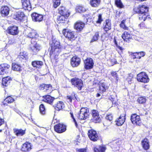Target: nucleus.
Wrapping results in <instances>:
<instances>
[{
	"label": "nucleus",
	"mask_w": 152,
	"mask_h": 152,
	"mask_svg": "<svg viewBox=\"0 0 152 152\" xmlns=\"http://www.w3.org/2000/svg\"><path fill=\"white\" fill-rule=\"evenodd\" d=\"M14 101V99L11 96H8L4 100L3 103L6 104L7 103H11Z\"/></svg>",
	"instance_id": "35"
},
{
	"label": "nucleus",
	"mask_w": 152,
	"mask_h": 152,
	"mask_svg": "<svg viewBox=\"0 0 152 152\" xmlns=\"http://www.w3.org/2000/svg\"><path fill=\"white\" fill-rule=\"evenodd\" d=\"M88 134L90 140L92 141H95L99 139L98 134L94 130L91 129L89 130Z\"/></svg>",
	"instance_id": "9"
},
{
	"label": "nucleus",
	"mask_w": 152,
	"mask_h": 152,
	"mask_svg": "<svg viewBox=\"0 0 152 152\" xmlns=\"http://www.w3.org/2000/svg\"><path fill=\"white\" fill-rule=\"evenodd\" d=\"M88 110L87 107L82 108L80 110L78 118L81 120H85L89 116Z\"/></svg>",
	"instance_id": "6"
},
{
	"label": "nucleus",
	"mask_w": 152,
	"mask_h": 152,
	"mask_svg": "<svg viewBox=\"0 0 152 152\" xmlns=\"http://www.w3.org/2000/svg\"><path fill=\"white\" fill-rule=\"evenodd\" d=\"M117 48L120 49L121 51H122L123 50V48L121 47L120 46H117Z\"/></svg>",
	"instance_id": "61"
},
{
	"label": "nucleus",
	"mask_w": 152,
	"mask_h": 152,
	"mask_svg": "<svg viewBox=\"0 0 152 152\" xmlns=\"http://www.w3.org/2000/svg\"><path fill=\"white\" fill-rule=\"evenodd\" d=\"M137 80L139 82L146 83L149 82V79L147 74L144 72L138 74L137 77Z\"/></svg>",
	"instance_id": "5"
},
{
	"label": "nucleus",
	"mask_w": 152,
	"mask_h": 152,
	"mask_svg": "<svg viewBox=\"0 0 152 152\" xmlns=\"http://www.w3.org/2000/svg\"><path fill=\"white\" fill-rule=\"evenodd\" d=\"M66 15H61L58 16L57 18V22L58 23H65L67 22V18L68 17L66 16Z\"/></svg>",
	"instance_id": "25"
},
{
	"label": "nucleus",
	"mask_w": 152,
	"mask_h": 152,
	"mask_svg": "<svg viewBox=\"0 0 152 152\" xmlns=\"http://www.w3.org/2000/svg\"><path fill=\"white\" fill-rule=\"evenodd\" d=\"M126 80L129 84H131L133 79V75L131 74H128L127 76Z\"/></svg>",
	"instance_id": "38"
},
{
	"label": "nucleus",
	"mask_w": 152,
	"mask_h": 152,
	"mask_svg": "<svg viewBox=\"0 0 152 152\" xmlns=\"http://www.w3.org/2000/svg\"><path fill=\"white\" fill-rule=\"evenodd\" d=\"M21 1L23 9L28 11L31 10V6L29 0H21Z\"/></svg>",
	"instance_id": "15"
},
{
	"label": "nucleus",
	"mask_w": 152,
	"mask_h": 152,
	"mask_svg": "<svg viewBox=\"0 0 152 152\" xmlns=\"http://www.w3.org/2000/svg\"><path fill=\"white\" fill-rule=\"evenodd\" d=\"M99 37V34L98 32H96L94 36H93V38L92 39L91 42H93L95 41H96L98 39Z\"/></svg>",
	"instance_id": "45"
},
{
	"label": "nucleus",
	"mask_w": 152,
	"mask_h": 152,
	"mask_svg": "<svg viewBox=\"0 0 152 152\" xmlns=\"http://www.w3.org/2000/svg\"><path fill=\"white\" fill-rule=\"evenodd\" d=\"M64 55H66L67 56H66V57H68L69 55H68V54L67 53H65Z\"/></svg>",
	"instance_id": "63"
},
{
	"label": "nucleus",
	"mask_w": 152,
	"mask_h": 152,
	"mask_svg": "<svg viewBox=\"0 0 152 152\" xmlns=\"http://www.w3.org/2000/svg\"><path fill=\"white\" fill-rule=\"evenodd\" d=\"M136 55V58H141V56H140V53H135Z\"/></svg>",
	"instance_id": "53"
},
{
	"label": "nucleus",
	"mask_w": 152,
	"mask_h": 152,
	"mask_svg": "<svg viewBox=\"0 0 152 152\" xmlns=\"http://www.w3.org/2000/svg\"><path fill=\"white\" fill-rule=\"evenodd\" d=\"M140 53V56H141V57L144 56L145 54V53L143 52H140L139 53Z\"/></svg>",
	"instance_id": "55"
},
{
	"label": "nucleus",
	"mask_w": 152,
	"mask_h": 152,
	"mask_svg": "<svg viewBox=\"0 0 152 152\" xmlns=\"http://www.w3.org/2000/svg\"><path fill=\"white\" fill-rule=\"evenodd\" d=\"M7 30L8 33L12 35H17L18 33V27L15 26L9 27Z\"/></svg>",
	"instance_id": "18"
},
{
	"label": "nucleus",
	"mask_w": 152,
	"mask_h": 152,
	"mask_svg": "<svg viewBox=\"0 0 152 152\" xmlns=\"http://www.w3.org/2000/svg\"><path fill=\"white\" fill-rule=\"evenodd\" d=\"M85 68L87 69H90L93 68L94 62L93 59L90 58H88L84 61Z\"/></svg>",
	"instance_id": "7"
},
{
	"label": "nucleus",
	"mask_w": 152,
	"mask_h": 152,
	"mask_svg": "<svg viewBox=\"0 0 152 152\" xmlns=\"http://www.w3.org/2000/svg\"><path fill=\"white\" fill-rule=\"evenodd\" d=\"M115 3L117 6L120 8L124 7V5L121 0H115Z\"/></svg>",
	"instance_id": "40"
},
{
	"label": "nucleus",
	"mask_w": 152,
	"mask_h": 152,
	"mask_svg": "<svg viewBox=\"0 0 152 152\" xmlns=\"http://www.w3.org/2000/svg\"><path fill=\"white\" fill-rule=\"evenodd\" d=\"M4 119L0 118V126L4 123Z\"/></svg>",
	"instance_id": "59"
},
{
	"label": "nucleus",
	"mask_w": 152,
	"mask_h": 152,
	"mask_svg": "<svg viewBox=\"0 0 152 152\" xmlns=\"http://www.w3.org/2000/svg\"><path fill=\"white\" fill-rule=\"evenodd\" d=\"M147 114V112H145V115H146V114Z\"/></svg>",
	"instance_id": "64"
},
{
	"label": "nucleus",
	"mask_w": 152,
	"mask_h": 152,
	"mask_svg": "<svg viewBox=\"0 0 152 152\" xmlns=\"http://www.w3.org/2000/svg\"><path fill=\"white\" fill-rule=\"evenodd\" d=\"M106 87L104 83H102L99 87V89L100 91H102V92H104L106 90Z\"/></svg>",
	"instance_id": "49"
},
{
	"label": "nucleus",
	"mask_w": 152,
	"mask_h": 152,
	"mask_svg": "<svg viewBox=\"0 0 152 152\" xmlns=\"http://www.w3.org/2000/svg\"><path fill=\"white\" fill-rule=\"evenodd\" d=\"M31 17L33 20L37 22L41 21L43 19V16L41 15L34 13L31 14Z\"/></svg>",
	"instance_id": "17"
},
{
	"label": "nucleus",
	"mask_w": 152,
	"mask_h": 152,
	"mask_svg": "<svg viewBox=\"0 0 152 152\" xmlns=\"http://www.w3.org/2000/svg\"><path fill=\"white\" fill-rule=\"evenodd\" d=\"M125 21L123 20L122 21L121 23L120 24V26L121 27L123 28L124 29H126L128 27H126L124 24Z\"/></svg>",
	"instance_id": "50"
},
{
	"label": "nucleus",
	"mask_w": 152,
	"mask_h": 152,
	"mask_svg": "<svg viewBox=\"0 0 152 152\" xmlns=\"http://www.w3.org/2000/svg\"><path fill=\"white\" fill-rule=\"evenodd\" d=\"M87 9L84 7L81 6H77L76 8V11L79 13H83L86 12Z\"/></svg>",
	"instance_id": "36"
},
{
	"label": "nucleus",
	"mask_w": 152,
	"mask_h": 152,
	"mask_svg": "<svg viewBox=\"0 0 152 152\" xmlns=\"http://www.w3.org/2000/svg\"><path fill=\"white\" fill-rule=\"evenodd\" d=\"M112 103H113V104H114L115 105L116 104V100L115 99H114L112 102Z\"/></svg>",
	"instance_id": "60"
},
{
	"label": "nucleus",
	"mask_w": 152,
	"mask_h": 152,
	"mask_svg": "<svg viewBox=\"0 0 152 152\" xmlns=\"http://www.w3.org/2000/svg\"><path fill=\"white\" fill-rule=\"evenodd\" d=\"M9 9L7 6H4L2 7L0 10V13L3 17L7 16L9 14Z\"/></svg>",
	"instance_id": "19"
},
{
	"label": "nucleus",
	"mask_w": 152,
	"mask_h": 152,
	"mask_svg": "<svg viewBox=\"0 0 152 152\" xmlns=\"http://www.w3.org/2000/svg\"><path fill=\"white\" fill-rule=\"evenodd\" d=\"M102 21L103 19L102 18V15L101 14H99L98 16V19L96 21V23L100 24Z\"/></svg>",
	"instance_id": "46"
},
{
	"label": "nucleus",
	"mask_w": 152,
	"mask_h": 152,
	"mask_svg": "<svg viewBox=\"0 0 152 152\" xmlns=\"http://www.w3.org/2000/svg\"><path fill=\"white\" fill-rule=\"evenodd\" d=\"M24 16L25 15L23 12L20 11H18L14 12L12 15V17L15 19L21 20Z\"/></svg>",
	"instance_id": "11"
},
{
	"label": "nucleus",
	"mask_w": 152,
	"mask_h": 152,
	"mask_svg": "<svg viewBox=\"0 0 152 152\" xmlns=\"http://www.w3.org/2000/svg\"><path fill=\"white\" fill-rule=\"evenodd\" d=\"M11 77L9 76L3 78L2 80V84L3 86H7L10 84L11 80Z\"/></svg>",
	"instance_id": "27"
},
{
	"label": "nucleus",
	"mask_w": 152,
	"mask_h": 152,
	"mask_svg": "<svg viewBox=\"0 0 152 152\" xmlns=\"http://www.w3.org/2000/svg\"><path fill=\"white\" fill-rule=\"evenodd\" d=\"M104 29L106 31H107L111 29V23H110V20H107L105 21V23H104Z\"/></svg>",
	"instance_id": "30"
},
{
	"label": "nucleus",
	"mask_w": 152,
	"mask_h": 152,
	"mask_svg": "<svg viewBox=\"0 0 152 152\" xmlns=\"http://www.w3.org/2000/svg\"><path fill=\"white\" fill-rule=\"evenodd\" d=\"M101 0H90V3L91 5L93 7H97L100 4Z\"/></svg>",
	"instance_id": "31"
},
{
	"label": "nucleus",
	"mask_w": 152,
	"mask_h": 152,
	"mask_svg": "<svg viewBox=\"0 0 152 152\" xmlns=\"http://www.w3.org/2000/svg\"><path fill=\"white\" fill-rule=\"evenodd\" d=\"M13 132L17 136H23L25 133V130L22 129H18L16 128L13 129Z\"/></svg>",
	"instance_id": "28"
},
{
	"label": "nucleus",
	"mask_w": 152,
	"mask_h": 152,
	"mask_svg": "<svg viewBox=\"0 0 152 152\" xmlns=\"http://www.w3.org/2000/svg\"><path fill=\"white\" fill-rule=\"evenodd\" d=\"M62 33L63 35L66 38H67L70 41L75 40L77 37L76 34L68 29H64L63 30Z\"/></svg>",
	"instance_id": "4"
},
{
	"label": "nucleus",
	"mask_w": 152,
	"mask_h": 152,
	"mask_svg": "<svg viewBox=\"0 0 152 152\" xmlns=\"http://www.w3.org/2000/svg\"><path fill=\"white\" fill-rule=\"evenodd\" d=\"M106 149L105 147L103 146H100L99 148H94V152H104Z\"/></svg>",
	"instance_id": "37"
},
{
	"label": "nucleus",
	"mask_w": 152,
	"mask_h": 152,
	"mask_svg": "<svg viewBox=\"0 0 152 152\" xmlns=\"http://www.w3.org/2000/svg\"><path fill=\"white\" fill-rule=\"evenodd\" d=\"M101 115H99L95 117L96 120L94 119V118H92V120L93 122L95 123H99L101 121Z\"/></svg>",
	"instance_id": "44"
},
{
	"label": "nucleus",
	"mask_w": 152,
	"mask_h": 152,
	"mask_svg": "<svg viewBox=\"0 0 152 152\" xmlns=\"http://www.w3.org/2000/svg\"><path fill=\"white\" fill-rule=\"evenodd\" d=\"M53 7L54 8H56L60 4V0H53Z\"/></svg>",
	"instance_id": "42"
},
{
	"label": "nucleus",
	"mask_w": 152,
	"mask_h": 152,
	"mask_svg": "<svg viewBox=\"0 0 152 152\" xmlns=\"http://www.w3.org/2000/svg\"><path fill=\"white\" fill-rule=\"evenodd\" d=\"M70 114L71 115V117L73 119V121L75 123V126L76 127H77V123L75 119V118H74L73 115L72 113L70 112Z\"/></svg>",
	"instance_id": "51"
},
{
	"label": "nucleus",
	"mask_w": 152,
	"mask_h": 152,
	"mask_svg": "<svg viewBox=\"0 0 152 152\" xmlns=\"http://www.w3.org/2000/svg\"><path fill=\"white\" fill-rule=\"evenodd\" d=\"M80 63V59L76 56H73L71 59V64L73 67H77Z\"/></svg>",
	"instance_id": "14"
},
{
	"label": "nucleus",
	"mask_w": 152,
	"mask_h": 152,
	"mask_svg": "<svg viewBox=\"0 0 152 152\" xmlns=\"http://www.w3.org/2000/svg\"><path fill=\"white\" fill-rule=\"evenodd\" d=\"M40 90H43L47 93L51 92L52 90V86L50 84H42L40 85Z\"/></svg>",
	"instance_id": "16"
},
{
	"label": "nucleus",
	"mask_w": 152,
	"mask_h": 152,
	"mask_svg": "<svg viewBox=\"0 0 152 152\" xmlns=\"http://www.w3.org/2000/svg\"><path fill=\"white\" fill-rule=\"evenodd\" d=\"M12 69L14 71L20 72L21 71L20 65L15 63H13L12 64Z\"/></svg>",
	"instance_id": "33"
},
{
	"label": "nucleus",
	"mask_w": 152,
	"mask_h": 152,
	"mask_svg": "<svg viewBox=\"0 0 152 152\" xmlns=\"http://www.w3.org/2000/svg\"><path fill=\"white\" fill-rule=\"evenodd\" d=\"M111 74L112 76L117 81L118 79V77L116 72H113L111 73Z\"/></svg>",
	"instance_id": "48"
},
{
	"label": "nucleus",
	"mask_w": 152,
	"mask_h": 152,
	"mask_svg": "<svg viewBox=\"0 0 152 152\" xmlns=\"http://www.w3.org/2000/svg\"><path fill=\"white\" fill-rule=\"evenodd\" d=\"M146 100V99L145 97H139L137 100V102L141 104L145 103Z\"/></svg>",
	"instance_id": "39"
},
{
	"label": "nucleus",
	"mask_w": 152,
	"mask_h": 152,
	"mask_svg": "<svg viewBox=\"0 0 152 152\" xmlns=\"http://www.w3.org/2000/svg\"><path fill=\"white\" fill-rule=\"evenodd\" d=\"M55 130L58 133H61L65 132L66 130V126L63 124H59L54 126Z\"/></svg>",
	"instance_id": "12"
},
{
	"label": "nucleus",
	"mask_w": 152,
	"mask_h": 152,
	"mask_svg": "<svg viewBox=\"0 0 152 152\" xmlns=\"http://www.w3.org/2000/svg\"><path fill=\"white\" fill-rule=\"evenodd\" d=\"M113 118V116L112 114H109L107 115L105 118L107 120H108L109 121H111Z\"/></svg>",
	"instance_id": "47"
},
{
	"label": "nucleus",
	"mask_w": 152,
	"mask_h": 152,
	"mask_svg": "<svg viewBox=\"0 0 152 152\" xmlns=\"http://www.w3.org/2000/svg\"><path fill=\"white\" fill-rule=\"evenodd\" d=\"M25 33L27 37L33 39L31 41V44L30 45V48L33 52V54H36L41 49V47L33 39L34 38L38 37V34L36 31L31 29H27L25 31Z\"/></svg>",
	"instance_id": "1"
},
{
	"label": "nucleus",
	"mask_w": 152,
	"mask_h": 152,
	"mask_svg": "<svg viewBox=\"0 0 152 152\" xmlns=\"http://www.w3.org/2000/svg\"><path fill=\"white\" fill-rule=\"evenodd\" d=\"M115 99V97H113L112 96H110L109 97V99L112 102Z\"/></svg>",
	"instance_id": "57"
},
{
	"label": "nucleus",
	"mask_w": 152,
	"mask_h": 152,
	"mask_svg": "<svg viewBox=\"0 0 152 152\" xmlns=\"http://www.w3.org/2000/svg\"><path fill=\"white\" fill-rule=\"evenodd\" d=\"M43 62L40 61H34L31 63L33 67L38 68H40L43 65Z\"/></svg>",
	"instance_id": "32"
},
{
	"label": "nucleus",
	"mask_w": 152,
	"mask_h": 152,
	"mask_svg": "<svg viewBox=\"0 0 152 152\" xmlns=\"http://www.w3.org/2000/svg\"><path fill=\"white\" fill-rule=\"evenodd\" d=\"M54 99V98L52 97L50 95H47L45 96V97L44 98V100L45 102L47 103L51 104Z\"/></svg>",
	"instance_id": "34"
},
{
	"label": "nucleus",
	"mask_w": 152,
	"mask_h": 152,
	"mask_svg": "<svg viewBox=\"0 0 152 152\" xmlns=\"http://www.w3.org/2000/svg\"><path fill=\"white\" fill-rule=\"evenodd\" d=\"M58 12L61 15H66V17H68L70 15L68 10L63 6L59 8Z\"/></svg>",
	"instance_id": "20"
},
{
	"label": "nucleus",
	"mask_w": 152,
	"mask_h": 152,
	"mask_svg": "<svg viewBox=\"0 0 152 152\" xmlns=\"http://www.w3.org/2000/svg\"><path fill=\"white\" fill-rule=\"evenodd\" d=\"M142 145L143 148L145 150L149 149V141L147 139H145L142 142Z\"/></svg>",
	"instance_id": "29"
},
{
	"label": "nucleus",
	"mask_w": 152,
	"mask_h": 152,
	"mask_svg": "<svg viewBox=\"0 0 152 152\" xmlns=\"http://www.w3.org/2000/svg\"><path fill=\"white\" fill-rule=\"evenodd\" d=\"M131 120L132 123L134 124L139 125L141 122L140 116L136 114L131 115Z\"/></svg>",
	"instance_id": "13"
},
{
	"label": "nucleus",
	"mask_w": 152,
	"mask_h": 152,
	"mask_svg": "<svg viewBox=\"0 0 152 152\" xmlns=\"http://www.w3.org/2000/svg\"><path fill=\"white\" fill-rule=\"evenodd\" d=\"M71 81L72 85L77 87L80 90L81 89L83 86V83L81 79L75 78L72 79Z\"/></svg>",
	"instance_id": "8"
},
{
	"label": "nucleus",
	"mask_w": 152,
	"mask_h": 152,
	"mask_svg": "<svg viewBox=\"0 0 152 152\" xmlns=\"http://www.w3.org/2000/svg\"><path fill=\"white\" fill-rule=\"evenodd\" d=\"M96 97H99L100 96H101V95L100 94H99V93H97V94H96Z\"/></svg>",
	"instance_id": "62"
},
{
	"label": "nucleus",
	"mask_w": 152,
	"mask_h": 152,
	"mask_svg": "<svg viewBox=\"0 0 152 152\" xmlns=\"http://www.w3.org/2000/svg\"><path fill=\"white\" fill-rule=\"evenodd\" d=\"M39 110L40 113L42 115H44L45 113V110L44 105L41 104L39 106Z\"/></svg>",
	"instance_id": "41"
},
{
	"label": "nucleus",
	"mask_w": 152,
	"mask_h": 152,
	"mask_svg": "<svg viewBox=\"0 0 152 152\" xmlns=\"http://www.w3.org/2000/svg\"><path fill=\"white\" fill-rule=\"evenodd\" d=\"M134 11L139 14V18L140 20L145 21L147 17V12L148 11V8L145 5L139 6L137 7H134Z\"/></svg>",
	"instance_id": "2"
},
{
	"label": "nucleus",
	"mask_w": 152,
	"mask_h": 152,
	"mask_svg": "<svg viewBox=\"0 0 152 152\" xmlns=\"http://www.w3.org/2000/svg\"><path fill=\"white\" fill-rule=\"evenodd\" d=\"M67 97L68 99L69 100V101L71 102L73 98L71 96H67Z\"/></svg>",
	"instance_id": "56"
},
{
	"label": "nucleus",
	"mask_w": 152,
	"mask_h": 152,
	"mask_svg": "<svg viewBox=\"0 0 152 152\" xmlns=\"http://www.w3.org/2000/svg\"><path fill=\"white\" fill-rule=\"evenodd\" d=\"M31 149V143L28 142H26L23 145L21 150L22 151H26L30 150Z\"/></svg>",
	"instance_id": "23"
},
{
	"label": "nucleus",
	"mask_w": 152,
	"mask_h": 152,
	"mask_svg": "<svg viewBox=\"0 0 152 152\" xmlns=\"http://www.w3.org/2000/svg\"><path fill=\"white\" fill-rule=\"evenodd\" d=\"M139 26H140V27L142 28L143 27H145V24L143 23H141L140 25Z\"/></svg>",
	"instance_id": "58"
},
{
	"label": "nucleus",
	"mask_w": 152,
	"mask_h": 152,
	"mask_svg": "<svg viewBox=\"0 0 152 152\" xmlns=\"http://www.w3.org/2000/svg\"><path fill=\"white\" fill-rule=\"evenodd\" d=\"M122 37L124 41L126 42H129L131 39L129 33L126 31H125L122 34Z\"/></svg>",
	"instance_id": "26"
},
{
	"label": "nucleus",
	"mask_w": 152,
	"mask_h": 152,
	"mask_svg": "<svg viewBox=\"0 0 152 152\" xmlns=\"http://www.w3.org/2000/svg\"><path fill=\"white\" fill-rule=\"evenodd\" d=\"M130 55L132 57L133 59L136 58V55H135V53H131Z\"/></svg>",
	"instance_id": "54"
},
{
	"label": "nucleus",
	"mask_w": 152,
	"mask_h": 152,
	"mask_svg": "<svg viewBox=\"0 0 152 152\" xmlns=\"http://www.w3.org/2000/svg\"><path fill=\"white\" fill-rule=\"evenodd\" d=\"M84 23L81 21L77 22L75 25V28L78 31H80L84 26Z\"/></svg>",
	"instance_id": "22"
},
{
	"label": "nucleus",
	"mask_w": 152,
	"mask_h": 152,
	"mask_svg": "<svg viewBox=\"0 0 152 152\" xmlns=\"http://www.w3.org/2000/svg\"><path fill=\"white\" fill-rule=\"evenodd\" d=\"M51 45V49L50 51V55H51L53 53L56 55H58L61 51L60 42L58 41L54 40L53 41Z\"/></svg>",
	"instance_id": "3"
},
{
	"label": "nucleus",
	"mask_w": 152,
	"mask_h": 152,
	"mask_svg": "<svg viewBox=\"0 0 152 152\" xmlns=\"http://www.w3.org/2000/svg\"><path fill=\"white\" fill-rule=\"evenodd\" d=\"M92 118H94V119L96 120L95 117L100 115L98 111L96 110H93L92 111Z\"/></svg>",
	"instance_id": "43"
},
{
	"label": "nucleus",
	"mask_w": 152,
	"mask_h": 152,
	"mask_svg": "<svg viewBox=\"0 0 152 152\" xmlns=\"http://www.w3.org/2000/svg\"><path fill=\"white\" fill-rule=\"evenodd\" d=\"M125 115L126 114H122L120 115L118 120L116 121V124L117 125L121 126L124 124L125 121Z\"/></svg>",
	"instance_id": "21"
},
{
	"label": "nucleus",
	"mask_w": 152,
	"mask_h": 152,
	"mask_svg": "<svg viewBox=\"0 0 152 152\" xmlns=\"http://www.w3.org/2000/svg\"><path fill=\"white\" fill-rule=\"evenodd\" d=\"M55 109L59 111L63 109L64 107V103L62 101H59L57 103L53 105Z\"/></svg>",
	"instance_id": "24"
},
{
	"label": "nucleus",
	"mask_w": 152,
	"mask_h": 152,
	"mask_svg": "<svg viewBox=\"0 0 152 152\" xmlns=\"http://www.w3.org/2000/svg\"><path fill=\"white\" fill-rule=\"evenodd\" d=\"M10 66L6 63L0 64V75H4L8 72Z\"/></svg>",
	"instance_id": "10"
},
{
	"label": "nucleus",
	"mask_w": 152,
	"mask_h": 152,
	"mask_svg": "<svg viewBox=\"0 0 152 152\" xmlns=\"http://www.w3.org/2000/svg\"><path fill=\"white\" fill-rule=\"evenodd\" d=\"M76 151L78 152H86V148L76 149Z\"/></svg>",
	"instance_id": "52"
}]
</instances>
